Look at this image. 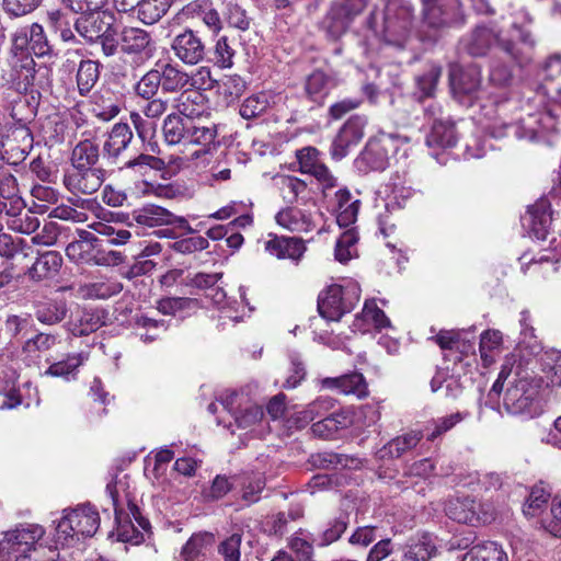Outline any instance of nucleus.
Segmentation results:
<instances>
[{
  "instance_id": "f257e3e1",
  "label": "nucleus",
  "mask_w": 561,
  "mask_h": 561,
  "mask_svg": "<svg viewBox=\"0 0 561 561\" xmlns=\"http://www.w3.org/2000/svg\"><path fill=\"white\" fill-rule=\"evenodd\" d=\"M539 380L520 366H503L493 383L489 398L499 397L503 392V408L512 415L534 417L539 408Z\"/></svg>"
},
{
  "instance_id": "f03ea898",
  "label": "nucleus",
  "mask_w": 561,
  "mask_h": 561,
  "mask_svg": "<svg viewBox=\"0 0 561 561\" xmlns=\"http://www.w3.org/2000/svg\"><path fill=\"white\" fill-rule=\"evenodd\" d=\"M533 18L528 11L520 9L516 12L515 21L512 28L519 32L520 43L524 47L510 39L501 38L500 34L488 26H477L471 34L463 41L466 51L474 57L484 56L493 44H497L499 48L506 54L513 61L523 66L530 59V51L535 47V39L528 30L524 28V24H530Z\"/></svg>"
},
{
  "instance_id": "7ed1b4c3",
  "label": "nucleus",
  "mask_w": 561,
  "mask_h": 561,
  "mask_svg": "<svg viewBox=\"0 0 561 561\" xmlns=\"http://www.w3.org/2000/svg\"><path fill=\"white\" fill-rule=\"evenodd\" d=\"M414 9L409 1L389 0L385 7L374 5L366 25L385 43L403 47L412 33Z\"/></svg>"
},
{
  "instance_id": "20e7f679",
  "label": "nucleus",
  "mask_w": 561,
  "mask_h": 561,
  "mask_svg": "<svg viewBox=\"0 0 561 561\" xmlns=\"http://www.w3.org/2000/svg\"><path fill=\"white\" fill-rule=\"evenodd\" d=\"M100 527V515L90 504L64 510V516L57 523L55 541L70 546L80 538L92 537Z\"/></svg>"
},
{
  "instance_id": "39448f33",
  "label": "nucleus",
  "mask_w": 561,
  "mask_h": 561,
  "mask_svg": "<svg viewBox=\"0 0 561 561\" xmlns=\"http://www.w3.org/2000/svg\"><path fill=\"white\" fill-rule=\"evenodd\" d=\"M556 118L552 111L529 113L520 117L517 123H508L501 116L492 119L484 126L488 135L500 139L514 134L517 139L535 140L541 130H553Z\"/></svg>"
},
{
  "instance_id": "423d86ee",
  "label": "nucleus",
  "mask_w": 561,
  "mask_h": 561,
  "mask_svg": "<svg viewBox=\"0 0 561 561\" xmlns=\"http://www.w3.org/2000/svg\"><path fill=\"white\" fill-rule=\"evenodd\" d=\"M204 95L195 90L184 91L176 99L179 114H169L162 125V134L168 145H187V133L191 115H201L194 105L204 103Z\"/></svg>"
},
{
  "instance_id": "0eeeda50",
  "label": "nucleus",
  "mask_w": 561,
  "mask_h": 561,
  "mask_svg": "<svg viewBox=\"0 0 561 561\" xmlns=\"http://www.w3.org/2000/svg\"><path fill=\"white\" fill-rule=\"evenodd\" d=\"M359 297L360 289L356 283L351 282L345 286L333 284L319 295V313L327 320L339 321L354 309Z\"/></svg>"
},
{
  "instance_id": "6e6552de",
  "label": "nucleus",
  "mask_w": 561,
  "mask_h": 561,
  "mask_svg": "<svg viewBox=\"0 0 561 561\" xmlns=\"http://www.w3.org/2000/svg\"><path fill=\"white\" fill-rule=\"evenodd\" d=\"M465 23L466 14L461 0H451L446 4H440L439 1L422 4V24L431 32V38H435L447 28L459 27Z\"/></svg>"
},
{
  "instance_id": "1a4fd4ad",
  "label": "nucleus",
  "mask_w": 561,
  "mask_h": 561,
  "mask_svg": "<svg viewBox=\"0 0 561 561\" xmlns=\"http://www.w3.org/2000/svg\"><path fill=\"white\" fill-rule=\"evenodd\" d=\"M44 535L45 529L38 524H20L14 529L3 533L0 539V553L26 557Z\"/></svg>"
},
{
  "instance_id": "9d476101",
  "label": "nucleus",
  "mask_w": 561,
  "mask_h": 561,
  "mask_svg": "<svg viewBox=\"0 0 561 561\" xmlns=\"http://www.w3.org/2000/svg\"><path fill=\"white\" fill-rule=\"evenodd\" d=\"M450 87L454 96L463 104L471 105L481 92V67L470 64L466 67L455 66L450 70Z\"/></svg>"
},
{
  "instance_id": "9b49d317",
  "label": "nucleus",
  "mask_w": 561,
  "mask_h": 561,
  "mask_svg": "<svg viewBox=\"0 0 561 561\" xmlns=\"http://www.w3.org/2000/svg\"><path fill=\"white\" fill-rule=\"evenodd\" d=\"M370 0H344L332 4L322 22L327 35L336 39L348 28L353 19L358 15Z\"/></svg>"
},
{
  "instance_id": "f8f14e48",
  "label": "nucleus",
  "mask_w": 561,
  "mask_h": 561,
  "mask_svg": "<svg viewBox=\"0 0 561 561\" xmlns=\"http://www.w3.org/2000/svg\"><path fill=\"white\" fill-rule=\"evenodd\" d=\"M174 56L187 66H195L207 59V46L198 32L184 28L171 42Z\"/></svg>"
},
{
  "instance_id": "ddd939ff",
  "label": "nucleus",
  "mask_w": 561,
  "mask_h": 561,
  "mask_svg": "<svg viewBox=\"0 0 561 561\" xmlns=\"http://www.w3.org/2000/svg\"><path fill=\"white\" fill-rule=\"evenodd\" d=\"M394 149L391 135L370 139L355 160L362 172L383 171L389 165V153Z\"/></svg>"
},
{
  "instance_id": "4468645a",
  "label": "nucleus",
  "mask_w": 561,
  "mask_h": 561,
  "mask_svg": "<svg viewBox=\"0 0 561 561\" xmlns=\"http://www.w3.org/2000/svg\"><path fill=\"white\" fill-rule=\"evenodd\" d=\"M121 51L140 62L152 58L156 43L151 33L140 27L125 26L119 33Z\"/></svg>"
},
{
  "instance_id": "2eb2a0df",
  "label": "nucleus",
  "mask_w": 561,
  "mask_h": 561,
  "mask_svg": "<svg viewBox=\"0 0 561 561\" xmlns=\"http://www.w3.org/2000/svg\"><path fill=\"white\" fill-rule=\"evenodd\" d=\"M79 239L70 242L66 248V255L75 263L104 265L108 260L102 254L100 248L102 240L94 233L80 230Z\"/></svg>"
},
{
  "instance_id": "dca6fc26",
  "label": "nucleus",
  "mask_w": 561,
  "mask_h": 561,
  "mask_svg": "<svg viewBox=\"0 0 561 561\" xmlns=\"http://www.w3.org/2000/svg\"><path fill=\"white\" fill-rule=\"evenodd\" d=\"M105 181V170L102 168H70L62 179L65 187L73 195L95 193Z\"/></svg>"
},
{
  "instance_id": "f3484780",
  "label": "nucleus",
  "mask_w": 561,
  "mask_h": 561,
  "mask_svg": "<svg viewBox=\"0 0 561 561\" xmlns=\"http://www.w3.org/2000/svg\"><path fill=\"white\" fill-rule=\"evenodd\" d=\"M126 477L123 479L115 478L114 481H111L106 485V493L110 495L112 500V504L115 513V520L117 523V533L118 538L124 542H130L133 545H139L145 540V535L140 531L135 523L131 520H123V511L119 507L121 505V490L125 491L124 481Z\"/></svg>"
},
{
  "instance_id": "a211bd4d",
  "label": "nucleus",
  "mask_w": 561,
  "mask_h": 561,
  "mask_svg": "<svg viewBox=\"0 0 561 561\" xmlns=\"http://www.w3.org/2000/svg\"><path fill=\"white\" fill-rule=\"evenodd\" d=\"M366 123V118L359 115L347 119L332 141L331 156L333 159H343L347 154L348 148L362 140Z\"/></svg>"
},
{
  "instance_id": "6ab92c4d",
  "label": "nucleus",
  "mask_w": 561,
  "mask_h": 561,
  "mask_svg": "<svg viewBox=\"0 0 561 561\" xmlns=\"http://www.w3.org/2000/svg\"><path fill=\"white\" fill-rule=\"evenodd\" d=\"M552 220L550 202L547 198H540L528 207L522 217V225L534 237L545 240L551 229Z\"/></svg>"
},
{
  "instance_id": "aec40b11",
  "label": "nucleus",
  "mask_w": 561,
  "mask_h": 561,
  "mask_svg": "<svg viewBox=\"0 0 561 561\" xmlns=\"http://www.w3.org/2000/svg\"><path fill=\"white\" fill-rule=\"evenodd\" d=\"M133 138V130L127 123L114 124L103 144V159L111 164H118L122 160L123 153L131 144Z\"/></svg>"
},
{
  "instance_id": "412c9836",
  "label": "nucleus",
  "mask_w": 561,
  "mask_h": 561,
  "mask_svg": "<svg viewBox=\"0 0 561 561\" xmlns=\"http://www.w3.org/2000/svg\"><path fill=\"white\" fill-rule=\"evenodd\" d=\"M440 112V107L434 103L425 107V114L433 118L431 133L426 137L428 147H454L457 142L455 125L450 121L437 118L436 114Z\"/></svg>"
},
{
  "instance_id": "4be33fe9",
  "label": "nucleus",
  "mask_w": 561,
  "mask_h": 561,
  "mask_svg": "<svg viewBox=\"0 0 561 561\" xmlns=\"http://www.w3.org/2000/svg\"><path fill=\"white\" fill-rule=\"evenodd\" d=\"M106 312L99 308H82L71 314L67 331L73 336L89 335L106 323Z\"/></svg>"
},
{
  "instance_id": "5701e85b",
  "label": "nucleus",
  "mask_w": 561,
  "mask_h": 561,
  "mask_svg": "<svg viewBox=\"0 0 561 561\" xmlns=\"http://www.w3.org/2000/svg\"><path fill=\"white\" fill-rule=\"evenodd\" d=\"M265 251L279 260L298 262L306 251L304 241L295 237L274 236L265 242Z\"/></svg>"
},
{
  "instance_id": "b1692460",
  "label": "nucleus",
  "mask_w": 561,
  "mask_h": 561,
  "mask_svg": "<svg viewBox=\"0 0 561 561\" xmlns=\"http://www.w3.org/2000/svg\"><path fill=\"white\" fill-rule=\"evenodd\" d=\"M479 507L480 504L474 499L465 496L447 500L444 510L450 519L457 523L474 525L480 520L478 515Z\"/></svg>"
},
{
  "instance_id": "393cba45",
  "label": "nucleus",
  "mask_w": 561,
  "mask_h": 561,
  "mask_svg": "<svg viewBox=\"0 0 561 561\" xmlns=\"http://www.w3.org/2000/svg\"><path fill=\"white\" fill-rule=\"evenodd\" d=\"M322 386L328 389L337 390L343 394H354L364 398L368 394L367 383L360 373L354 371L334 378H324Z\"/></svg>"
},
{
  "instance_id": "a878e982",
  "label": "nucleus",
  "mask_w": 561,
  "mask_h": 561,
  "mask_svg": "<svg viewBox=\"0 0 561 561\" xmlns=\"http://www.w3.org/2000/svg\"><path fill=\"white\" fill-rule=\"evenodd\" d=\"M158 77L163 92L174 93L188 85V73L178 65L171 62H158Z\"/></svg>"
},
{
  "instance_id": "bb28decb",
  "label": "nucleus",
  "mask_w": 561,
  "mask_h": 561,
  "mask_svg": "<svg viewBox=\"0 0 561 561\" xmlns=\"http://www.w3.org/2000/svg\"><path fill=\"white\" fill-rule=\"evenodd\" d=\"M110 24L99 12L81 13L73 19L75 31L89 43L96 42Z\"/></svg>"
},
{
  "instance_id": "cd10ccee",
  "label": "nucleus",
  "mask_w": 561,
  "mask_h": 561,
  "mask_svg": "<svg viewBox=\"0 0 561 561\" xmlns=\"http://www.w3.org/2000/svg\"><path fill=\"white\" fill-rule=\"evenodd\" d=\"M308 462L318 469H359L363 465L357 457L337 454L333 451H320L310 455Z\"/></svg>"
},
{
  "instance_id": "c85d7f7f",
  "label": "nucleus",
  "mask_w": 561,
  "mask_h": 561,
  "mask_svg": "<svg viewBox=\"0 0 561 561\" xmlns=\"http://www.w3.org/2000/svg\"><path fill=\"white\" fill-rule=\"evenodd\" d=\"M68 313L67 302L62 299H48L38 301L34 308L36 320L44 325L60 323Z\"/></svg>"
},
{
  "instance_id": "c756f323",
  "label": "nucleus",
  "mask_w": 561,
  "mask_h": 561,
  "mask_svg": "<svg viewBox=\"0 0 561 561\" xmlns=\"http://www.w3.org/2000/svg\"><path fill=\"white\" fill-rule=\"evenodd\" d=\"M333 85V80L327 73L316 70L306 78L305 93L309 101L322 105Z\"/></svg>"
},
{
  "instance_id": "7c9ffc66",
  "label": "nucleus",
  "mask_w": 561,
  "mask_h": 561,
  "mask_svg": "<svg viewBox=\"0 0 561 561\" xmlns=\"http://www.w3.org/2000/svg\"><path fill=\"white\" fill-rule=\"evenodd\" d=\"M62 257L56 251H46L38 255L28 270V276L34 280H42L55 276L61 267Z\"/></svg>"
},
{
  "instance_id": "2f4dec72",
  "label": "nucleus",
  "mask_w": 561,
  "mask_h": 561,
  "mask_svg": "<svg viewBox=\"0 0 561 561\" xmlns=\"http://www.w3.org/2000/svg\"><path fill=\"white\" fill-rule=\"evenodd\" d=\"M133 218L137 225L144 228L169 226L172 219L171 211L153 204H148L141 208L135 209L133 211Z\"/></svg>"
},
{
  "instance_id": "473e14b6",
  "label": "nucleus",
  "mask_w": 561,
  "mask_h": 561,
  "mask_svg": "<svg viewBox=\"0 0 561 561\" xmlns=\"http://www.w3.org/2000/svg\"><path fill=\"white\" fill-rule=\"evenodd\" d=\"M352 424V419L346 412H334L323 417L311 426L314 436L321 438H332L340 430L347 428Z\"/></svg>"
},
{
  "instance_id": "72a5a7b5",
  "label": "nucleus",
  "mask_w": 561,
  "mask_h": 561,
  "mask_svg": "<svg viewBox=\"0 0 561 561\" xmlns=\"http://www.w3.org/2000/svg\"><path fill=\"white\" fill-rule=\"evenodd\" d=\"M276 221L293 232H308L314 227L309 214L294 207L278 211Z\"/></svg>"
},
{
  "instance_id": "f704fd0d",
  "label": "nucleus",
  "mask_w": 561,
  "mask_h": 561,
  "mask_svg": "<svg viewBox=\"0 0 561 561\" xmlns=\"http://www.w3.org/2000/svg\"><path fill=\"white\" fill-rule=\"evenodd\" d=\"M99 159V145L91 139H84L79 141L72 149L70 158L71 168H98Z\"/></svg>"
},
{
  "instance_id": "c9c22d12",
  "label": "nucleus",
  "mask_w": 561,
  "mask_h": 561,
  "mask_svg": "<svg viewBox=\"0 0 561 561\" xmlns=\"http://www.w3.org/2000/svg\"><path fill=\"white\" fill-rule=\"evenodd\" d=\"M241 493V501L245 506H251L262 499L265 489V478L261 473H247L238 478Z\"/></svg>"
},
{
  "instance_id": "e433bc0d",
  "label": "nucleus",
  "mask_w": 561,
  "mask_h": 561,
  "mask_svg": "<svg viewBox=\"0 0 561 561\" xmlns=\"http://www.w3.org/2000/svg\"><path fill=\"white\" fill-rule=\"evenodd\" d=\"M422 437L423 433L420 431H411L401 436H398L391 439L387 445H385L379 450V456L380 458H399L407 451L413 449L419 444Z\"/></svg>"
},
{
  "instance_id": "4c0bfd02",
  "label": "nucleus",
  "mask_w": 561,
  "mask_h": 561,
  "mask_svg": "<svg viewBox=\"0 0 561 561\" xmlns=\"http://www.w3.org/2000/svg\"><path fill=\"white\" fill-rule=\"evenodd\" d=\"M50 28L59 35L62 42L69 44H80L73 28V19L61 10H51L47 13Z\"/></svg>"
},
{
  "instance_id": "58836bf2",
  "label": "nucleus",
  "mask_w": 561,
  "mask_h": 561,
  "mask_svg": "<svg viewBox=\"0 0 561 561\" xmlns=\"http://www.w3.org/2000/svg\"><path fill=\"white\" fill-rule=\"evenodd\" d=\"M91 228L104 239L110 245H123L126 244L131 238L129 230L125 229L118 222L98 221L91 225Z\"/></svg>"
},
{
  "instance_id": "ea45409f",
  "label": "nucleus",
  "mask_w": 561,
  "mask_h": 561,
  "mask_svg": "<svg viewBox=\"0 0 561 561\" xmlns=\"http://www.w3.org/2000/svg\"><path fill=\"white\" fill-rule=\"evenodd\" d=\"M100 62L85 59L81 60L77 70V85L80 95L85 96L91 92L100 78Z\"/></svg>"
},
{
  "instance_id": "a19ab883",
  "label": "nucleus",
  "mask_w": 561,
  "mask_h": 561,
  "mask_svg": "<svg viewBox=\"0 0 561 561\" xmlns=\"http://www.w3.org/2000/svg\"><path fill=\"white\" fill-rule=\"evenodd\" d=\"M173 0H141L137 8V18L147 25L160 21L169 11Z\"/></svg>"
},
{
  "instance_id": "79ce46f5",
  "label": "nucleus",
  "mask_w": 561,
  "mask_h": 561,
  "mask_svg": "<svg viewBox=\"0 0 561 561\" xmlns=\"http://www.w3.org/2000/svg\"><path fill=\"white\" fill-rule=\"evenodd\" d=\"M136 329L144 330L137 335L145 343H152L168 330V323L164 320H157L146 314H136L134 318Z\"/></svg>"
},
{
  "instance_id": "37998d69",
  "label": "nucleus",
  "mask_w": 561,
  "mask_h": 561,
  "mask_svg": "<svg viewBox=\"0 0 561 561\" xmlns=\"http://www.w3.org/2000/svg\"><path fill=\"white\" fill-rule=\"evenodd\" d=\"M348 524L350 515L347 513H341L327 523L325 528L319 534L314 541L319 547H327L337 541L347 529Z\"/></svg>"
},
{
  "instance_id": "c03bdc74",
  "label": "nucleus",
  "mask_w": 561,
  "mask_h": 561,
  "mask_svg": "<svg viewBox=\"0 0 561 561\" xmlns=\"http://www.w3.org/2000/svg\"><path fill=\"white\" fill-rule=\"evenodd\" d=\"M88 359L87 354H69L65 359L51 364L44 375L69 379L77 375L79 366Z\"/></svg>"
},
{
  "instance_id": "a18cd8bd",
  "label": "nucleus",
  "mask_w": 561,
  "mask_h": 561,
  "mask_svg": "<svg viewBox=\"0 0 561 561\" xmlns=\"http://www.w3.org/2000/svg\"><path fill=\"white\" fill-rule=\"evenodd\" d=\"M187 134V145L208 146L215 141L217 128L215 125H203L199 115H191Z\"/></svg>"
},
{
  "instance_id": "49530a36",
  "label": "nucleus",
  "mask_w": 561,
  "mask_h": 561,
  "mask_svg": "<svg viewBox=\"0 0 561 561\" xmlns=\"http://www.w3.org/2000/svg\"><path fill=\"white\" fill-rule=\"evenodd\" d=\"M468 413L465 412H456L450 415L442 416L434 419L427 423L425 426V436L427 440L434 442L451 428H454L458 423L465 420Z\"/></svg>"
},
{
  "instance_id": "de8ad7c7",
  "label": "nucleus",
  "mask_w": 561,
  "mask_h": 561,
  "mask_svg": "<svg viewBox=\"0 0 561 561\" xmlns=\"http://www.w3.org/2000/svg\"><path fill=\"white\" fill-rule=\"evenodd\" d=\"M199 301L190 297H167L157 301V309L164 316H178L179 313L196 309Z\"/></svg>"
},
{
  "instance_id": "09e8293b",
  "label": "nucleus",
  "mask_w": 561,
  "mask_h": 561,
  "mask_svg": "<svg viewBox=\"0 0 561 561\" xmlns=\"http://www.w3.org/2000/svg\"><path fill=\"white\" fill-rule=\"evenodd\" d=\"M436 553V546L425 535L408 545L403 561H428Z\"/></svg>"
},
{
  "instance_id": "8fccbe9b",
  "label": "nucleus",
  "mask_w": 561,
  "mask_h": 561,
  "mask_svg": "<svg viewBox=\"0 0 561 561\" xmlns=\"http://www.w3.org/2000/svg\"><path fill=\"white\" fill-rule=\"evenodd\" d=\"M236 50L229 43L227 36H220L211 50V57L207 60L220 69H228L233 66Z\"/></svg>"
},
{
  "instance_id": "3c124183",
  "label": "nucleus",
  "mask_w": 561,
  "mask_h": 561,
  "mask_svg": "<svg viewBox=\"0 0 561 561\" xmlns=\"http://www.w3.org/2000/svg\"><path fill=\"white\" fill-rule=\"evenodd\" d=\"M211 540L213 536L209 534L193 535L182 548L181 557L184 561H196L201 556L205 554Z\"/></svg>"
},
{
  "instance_id": "603ef678",
  "label": "nucleus",
  "mask_w": 561,
  "mask_h": 561,
  "mask_svg": "<svg viewBox=\"0 0 561 561\" xmlns=\"http://www.w3.org/2000/svg\"><path fill=\"white\" fill-rule=\"evenodd\" d=\"M440 75H442L440 67L431 66L422 75L416 77V87H417L416 94L419 96V100H423L425 98L433 96Z\"/></svg>"
},
{
  "instance_id": "864d4df0",
  "label": "nucleus",
  "mask_w": 561,
  "mask_h": 561,
  "mask_svg": "<svg viewBox=\"0 0 561 561\" xmlns=\"http://www.w3.org/2000/svg\"><path fill=\"white\" fill-rule=\"evenodd\" d=\"M550 497V491L547 489L543 482L536 484L524 505L523 512L526 516H536L543 506L547 505Z\"/></svg>"
},
{
  "instance_id": "5fc2aeb1",
  "label": "nucleus",
  "mask_w": 561,
  "mask_h": 561,
  "mask_svg": "<svg viewBox=\"0 0 561 561\" xmlns=\"http://www.w3.org/2000/svg\"><path fill=\"white\" fill-rule=\"evenodd\" d=\"M270 106L265 93H259L247 98L240 106L239 113L244 119H252L264 114Z\"/></svg>"
},
{
  "instance_id": "6e6d98bb",
  "label": "nucleus",
  "mask_w": 561,
  "mask_h": 561,
  "mask_svg": "<svg viewBox=\"0 0 561 561\" xmlns=\"http://www.w3.org/2000/svg\"><path fill=\"white\" fill-rule=\"evenodd\" d=\"M160 80L158 77V69L151 68L148 70L135 84L134 91L137 96L144 100H150L157 95L160 88Z\"/></svg>"
},
{
  "instance_id": "4d7b16f0",
  "label": "nucleus",
  "mask_w": 561,
  "mask_h": 561,
  "mask_svg": "<svg viewBox=\"0 0 561 561\" xmlns=\"http://www.w3.org/2000/svg\"><path fill=\"white\" fill-rule=\"evenodd\" d=\"M277 183L282 197L287 204L296 203L298 196L307 188V185L302 180L291 175L279 176Z\"/></svg>"
},
{
  "instance_id": "13d9d810",
  "label": "nucleus",
  "mask_w": 561,
  "mask_h": 561,
  "mask_svg": "<svg viewBox=\"0 0 561 561\" xmlns=\"http://www.w3.org/2000/svg\"><path fill=\"white\" fill-rule=\"evenodd\" d=\"M57 341L58 336L56 334L39 332L24 342L22 351L30 356H34L38 352L51 350Z\"/></svg>"
},
{
  "instance_id": "bf43d9fd",
  "label": "nucleus",
  "mask_w": 561,
  "mask_h": 561,
  "mask_svg": "<svg viewBox=\"0 0 561 561\" xmlns=\"http://www.w3.org/2000/svg\"><path fill=\"white\" fill-rule=\"evenodd\" d=\"M234 423L240 428H248L263 417V410L260 405L245 402L239 410H233Z\"/></svg>"
},
{
  "instance_id": "052dcab7",
  "label": "nucleus",
  "mask_w": 561,
  "mask_h": 561,
  "mask_svg": "<svg viewBox=\"0 0 561 561\" xmlns=\"http://www.w3.org/2000/svg\"><path fill=\"white\" fill-rule=\"evenodd\" d=\"M30 50L37 57L50 56L54 51L43 26L38 23L31 24Z\"/></svg>"
},
{
  "instance_id": "680f3d73",
  "label": "nucleus",
  "mask_w": 561,
  "mask_h": 561,
  "mask_svg": "<svg viewBox=\"0 0 561 561\" xmlns=\"http://www.w3.org/2000/svg\"><path fill=\"white\" fill-rule=\"evenodd\" d=\"M224 14L230 26L240 31H247L250 28L251 19L247 15V11L234 0L227 1Z\"/></svg>"
},
{
  "instance_id": "e2e57ef3",
  "label": "nucleus",
  "mask_w": 561,
  "mask_h": 561,
  "mask_svg": "<svg viewBox=\"0 0 561 561\" xmlns=\"http://www.w3.org/2000/svg\"><path fill=\"white\" fill-rule=\"evenodd\" d=\"M335 400L330 397H319L307 405L305 410L299 412V420L305 423L313 421L334 407Z\"/></svg>"
},
{
  "instance_id": "0e129e2a",
  "label": "nucleus",
  "mask_w": 561,
  "mask_h": 561,
  "mask_svg": "<svg viewBox=\"0 0 561 561\" xmlns=\"http://www.w3.org/2000/svg\"><path fill=\"white\" fill-rule=\"evenodd\" d=\"M302 529L296 531L288 540L289 549L296 554L297 561H313V546L300 537Z\"/></svg>"
},
{
  "instance_id": "69168bd1",
  "label": "nucleus",
  "mask_w": 561,
  "mask_h": 561,
  "mask_svg": "<svg viewBox=\"0 0 561 561\" xmlns=\"http://www.w3.org/2000/svg\"><path fill=\"white\" fill-rule=\"evenodd\" d=\"M42 0H3V10L11 18H21L32 13Z\"/></svg>"
},
{
  "instance_id": "338daca9",
  "label": "nucleus",
  "mask_w": 561,
  "mask_h": 561,
  "mask_svg": "<svg viewBox=\"0 0 561 561\" xmlns=\"http://www.w3.org/2000/svg\"><path fill=\"white\" fill-rule=\"evenodd\" d=\"M242 536L240 534H232L218 546V553L222 557L224 561H240V547Z\"/></svg>"
},
{
  "instance_id": "774afa93",
  "label": "nucleus",
  "mask_w": 561,
  "mask_h": 561,
  "mask_svg": "<svg viewBox=\"0 0 561 561\" xmlns=\"http://www.w3.org/2000/svg\"><path fill=\"white\" fill-rule=\"evenodd\" d=\"M474 547L481 561H508L506 552L495 541H486Z\"/></svg>"
}]
</instances>
